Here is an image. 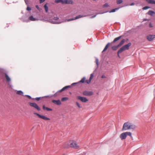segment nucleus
<instances>
[{
  "label": "nucleus",
  "instance_id": "obj_1",
  "mask_svg": "<svg viewBox=\"0 0 155 155\" xmlns=\"http://www.w3.org/2000/svg\"><path fill=\"white\" fill-rule=\"evenodd\" d=\"M131 45V43L129 42L127 44L125 45L121 48L117 52L118 56L120 57L119 54L121 53L122 52L126 50H128L130 47Z\"/></svg>",
  "mask_w": 155,
  "mask_h": 155
},
{
  "label": "nucleus",
  "instance_id": "obj_2",
  "mask_svg": "<svg viewBox=\"0 0 155 155\" xmlns=\"http://www.w3.org/2000/svg\"><path fill=\"white\" fill-rule=\"evenodd\" d=\"M54 2L56 3H61L62 4H73L74 3L73 1L72 0H55Z\"/></svg>",
  "mask_w": 155,
  "mask_h": 155
},
{
  "label": "nucleus",
  "instance_id": "obj_3",
  "mask_svg": "<svg viewBox=\"0 0 155 155\" xmlns=\"http://www.w3.org/2000/svg\"><path fill=\"white\" fill-rule=\"evenodd\" d=\"M66 21H67V20H61L59 19V18L57 17H54L53 19L51 21V23L54 24H59L61 23Z\"/></svg>",
  "mask_w": 155,
  "mask_h": 155
},
{
  "label": "nucleus",
  "instance_id": "obj_4",
  "mask_svg": "<svg viewBox=\"0 0 155 155\" xmlns=\"http://www.w3.org/2000/svg\"><path fill=\"white\" fill-rule=\"evenodd\" d=\"M122 37V36H120L119 37H117L116 38H115L114 39V40H113V41L112 42H111V43H108L107 44V45H106L104 49L103 50V51H102V52L103 53L105 51L107 50V48H108V47H109V46L110 45H112V44L114 43H115V42H116V41H117L118 40H119V39H120Z\"/></svg>",
  "mask_w": 155,
  "mask_h": 155
},
{
  "label": "nucleus",
  "instance_id": "obj_5",
  "mask_svg": "<svg viewBox=\"0 0 155 155\" xmlns=\"http://www.w3.org/2000/svg\"><path fill=\"white\" fill-rule=\"evenodd\" d=\"M125 41V39H122L117 45L113 46L112 47V49L114 51L116 50L119 47L123 45Z\"/></svg>",
  "mask_w": 155,
  "mask_h": 155
},
{
  "label": "nucleus",
  "instance_id": "obj_6",
  "mask_svg": "<svg viewBox=\"0 0 155 155\" xmlns=\"http://www.w3.org/2000/svg\"><path fill=\"white\" fill-rule=\"evenodd\" d=\"M70 146L71 147L77 149L79 148V146L78 145L76 142L74 141L71 140L70 141Z\"/></svg>",
  "mask_w": 155,
  "mask_h": 155
},
{
  "label": "nucleus",
  "instance_id": "obj_7",
  "mask_svg": "<svg viewBox=\"0 0 155 155\" xmlns=\"http://www.w3.org/2000/svg\"><path fill=\"white\" fill-rule=\"evenodd\" d=\"M130 129V122H127L124 123L123 125L122 130H126Z\"/></svg>",
  "mask_w": 155,
  "mask_h": 155
},
{
  "label": "nucleus",
  "instance_id": "obj_8",
  "mask_svg": "<svg viewBox=\"0 0 155 155\" xmlns=\"http://www.w3.org/2000/svg\"><path fill=\"white\" fill-rule=\"evenodd\" d=\"M29 105L31 107H33L36 109L37 110L39 111L40 110V108L39 107L38 105L35 103H29Z\"/></svg>",
  "mask_w": 155,
  "mask_h": 155
},
{
  "label": "nucleus",
  "instance_id": "obj_9",
  "mask_svg": "<svg viewBox=\"0 0 155 155\" xmlns=\"http://www.w3.org/2000/svg\"><path fill=\"white\" fill-rule=\"evenodd\" d=\"M77 98L83 102H86L88 101V99L85 97H83L80 96L77 97Z\"/></svg>",
  "mask_w": 155,
  "mask_h": 155
},
{
  "label": "nucleus",
  "instance_id": "obj_10",
  "mask_svg": "<svg viewBox=\"0 0 155 155\" xmlns=\"http://www.w3.org/2000/svg\"><path fill=\"white\" fill-rule=\"evenodd\" d=\"M4 71L3 70L0 69V72H2L4 73V76L7 81L9 82L11 81V79L9 77V76L7 75V74L4 72Z\"/></svg>",
  "mask_w": 155,
  "mask_h": 155
},
{
  "label": "nucleus",
  "instance_id": "obj_11",
  "mask_svg": "<svg viewBox=\"0 0 155 155\" xmlns=\"http://www.w3.org/2000/svg\"><path fill=\"white\" fill-rule=\"evenodd\" d=\"M34 114H35L38 117H39V118H41V119H42L44 120H50V118L44 116H43V115H40V114H38V113H34Z\"/></svg>",
  "mask_w": 155,
  "mask_h": 155
},
{
  "label": "nucleus",
  "instance_id": "obj_12",
  "mask_svg": "<svg viewBox=\"0 0 155 155\" xmlns=\"http://www.w3.org/2000/svg\"><path fill=\"white\" fill-rule=\"evenodd\" d=\"M83 94L85 96H90L93 94V93L92 91H85L83 92Z\"/></svg>",
  "mask_w": 155,
  "mask_h": 155
},
{
  "label": "nucleus",
  "instance_id": "obj_13",
  "mask_svg": "<svg viewBox=\"0 0 155 155\" xmlns=\"http://www.w3.org/2000/svg\"><path fill=\"white\" fill-rule=\"evenodd\" d=\"M38 18H34L32 16H31L29 17L28 18V19L27 20H23V21L25 22H28V20L31 21H35L38 20Z\"/></svg>",
  "mask_w": 155,
  "mask_h": 155
},
{
  "label": "nucleus",
  "instance_id": "obj_14",
  "mask_svg": "<svg viewBox=\"0 0 155 155\" xmlns=\"http://www.w3.org/2000/svg\"><path fill=\"white\" fill-rule=\"evenodd\" d=\"M67 88H67V86H65V87H63L61 89L59 90L57 92H56L54 94V96H57V95H58V94L59 93H61V92H62V91H64Z\"/></svg>",
  "mask_w": 155,
  "mask_h": 155
},
{
  "label": "nucleus",
  "instance_id": "obj_15",
  "mask_svg": "<svg viewBox=\"0 0 155 155\" xmlns=\"http://www.w3.org/2000/svg\"><path fill=\"white\" fill-rule=\"evenodd\" d=\"M52 102L53 103L57 105H60L61 104V102L59 100H52Z\"/></svg>",
  "mask_w": 155,
  "mask_h": 155
},
{
  "label": "nucleus",
  "instance_id": "obj_16",
  "mask_svg": "<svg viewBox=\"0 0 155 155\" xmlns=\"http://www.w3.org/2000/svg\"><path fill=\"white\" fill-rule=\"evenodd\" d=\"M155 38V35H149L147 36V39L150 41H152Z\"/></svg>",
  "mask_w": 155,
  "mask_h": 155
},
{
  "label": "nucleus",
  "instance_id": "obj_17",
  "mask_svg": "<svg viewBox=\"0 0 155 155\" xmlns=\"http://www.w3.org/2000/svg\"><path fill=\"white\" fill-rule=\"evenodd\" d=\"M84 16H83V15H78L77 16H76L74 18H70L69 19L67 20V21H72V20H74L75 19H77L78 18H81L82 17Z\"/></svg>",
  "mask_w": 155,
  "mask_h": 155
},
{
  "label": "nucleus",
  "instance_id": "obj_18",
  "mask_svg": "<svg viewBox=\"0 0 155 155\" xmlns=\"http://www.w3.org/2000/svg\"><path fill=\"white\" fill-rule=\"evenodd\" d=\"M125 132L121 134L120 135V138L121 140L125 139L127 137Z\"/></svg>",
  "mask_w": 155,
  "mask_h": 155
},
{
  "label": "nucleus",
  "instance_id": "obj_19",
  "mask_svg": "<svg viewBox=\"0 0 155 155\" xmlns=\"http://www.w3.org/2000/svg\"><path fill=\"white\" fill-rule=\"evenodd\" d=\"M137 127V126L134 124L130 122V129H134Z\"/></svg>",
  "mask_w": 155,
  "mask_h": 155
},
{
  "label": "nucleus",
  "instance_id": "obj_20",
  "mask_svg": "<svg viewBox=\"0 0 155 155\" xmlns=\"http://www.w3.org/2000/svg\"><path fill=\"white\" fill-rule=\"evenodd\" d=\"M148 3L153 4H155V1L154 0H145Z\"/></svg>",
  "mask_w": 155,
  "mask_h": 155
},
{
  "label": "nucleus",
  "instance_id": "obj_21",
  "mask_svg": "<svg viewBox=\"0 0 155 155\" xmlns=\"http://www.w3.org/2000/svg\"><path fill=\"white\" fill-rule=\"evenodd\" d=\"M43 108L44 110H45L48 111L52 110V109H51L46 107L44 105L43 106Z\"/></svg>",
  "mask_w": 155,
  "mask_h": 155
},
{
  "label": "nucleus",
  "instance_id": "obj_22",
  "mask_svg": "<svg viewBox=\"0 0 155 155\" xmlns=\"http://www.w3.org/2000/svg\"><path fill=\"white\" fill-rule=\"evenodd\" d=\"M147 14L151 16H152L153 14H155V12L153 11L150 10L148 11Z\"/></svg>",
  "mask_w": 155,
  "mask_h": 155
},
{
  "label": "nucleus",
  "instance_id": "obj_23",
  "mask_svg": "<svg viewBox=\"0 0 155 155\" xmlns=\"http://www.w3.org/2000/svg\"><path fill=\"white\" fill-rule=\"evenodd\" d=\"M120 7H118L116 8L115 9H113L112 10H111L109 12L111 13V12H115L116 11L118 10L119 9Z\"/></svg>",
  "mask_w": 155,
  "mask_h": 155
},
{
  "label": "nucleus",
  "instance_id": "obj_24",
  "mask_svg": "<svg viewBox=\"0 0 155 155\" xmlns=\"http://www.w3.org/2000/svg\"><path fill=\"white\" fill-rule=\"evenodd\" d=\"M44 7L45 12H48V7L47 6V4H45L44 5Z\"/></svg>",
  "mask_w": 155,
  "mask_h": 155
},
{
  "label": "nucleus",
  "instance_id": "obj_25",
  "mask_svg": "<svg viewBox=\"0 0 155 155\" xmlns=\"http://www.w3.org/2000/svg\"><path fill=\"white\" fill-rule=\"evenodd\" d=\"M16 93H17V94H18V95H23V93L21 91H17Z\"/></svg>",
  "mask_w": 155,
  "mask_h": 155
},
{
  "label": "nucleus",
  "instance_id": "obj_26",
  "mask_svg": "<svg viewBox=\"0 0 155 155\" xmlns=\"http://www.w3.org/2000/svg\"><path fill=\"white\" fill-rule=\"evenodd\" d=\"M95 62H96V64L97 65V68H98V67L99 66V60H98V59L97 58H96Z\"/></svg>",
  "mask_w": 155,
  "mask_h": 155
},
{
  "label": "nucleus",
  "instance_id": "obj_27",
  "mask_svg": "<svg viewBox=\"0 0 155 155\" xmlns=\"http://www.w3.org/2000/svg\"><path fill=\"white\" fill-rule=\"evenodd\" d=\"M95 62H96V64L97 65V68H98V67L99 66V60H98V59L97 58H96Z\"/></svg>",
  "mask_w": 155,
  "mask_h": 155
},
{
  "label": "nucleus",
  "instance_id": "obj_28",
  "mask_svg": "<svg viewBox=\"0 0 155 155\" xmlns=\"http://www.w3.org/2000/svg\"><path fill=\"white\" fill-rule=\"evenodd\" d=\"M126 133V136H127V135L129 136L132 139L133 137L132 136V134L131 132H125Z\"/></svg>",
  "mask_w": 155,
  "mask_h": 155
},
{
  "label": "nucleus",
  "instance_id": "obj_29",
  "mask_svg": "<svg viewBox=\"0 0 155 155\" xmlns=\"http://www.w3.org/2000/svg\"><path fill=\"white\" fill-rule=\"evenodd\" d=\"M68 100V98L67 97H64L61 98V101H67Z\"/></svg>",
  "mask_w": 155,
  "mask_h": 155
},
{
  "label": "nucleus",
  "instance_id": "obj_30",
  "mask_svg": "<svg viewBox=\"0 0 155 155\" xmlns=\"http://www.w3.org/2000/svg\"><path fill=\"white\" fill-rule=\"evenodd\" d=\"M85 80V78L84 77H83L80 81L79 82H78V83H84V82Z\"/></svg>",
  "mask_w": 155,
  "mask_h": 155
},
{
  "label": "nucleus",
  "instance_id": "obj_31",
  "mask_svg": "<svg viewBox=\"0 0 155 155\" xmlns=\"http://www.w3.org/2000/svg\"><path fill=\"white\" fill-rule=\"evenodd\" d=\"M123 0H117L116 2L117 4H120L122 3Z\"/></svg>",
  "mask_w": 155,
  "mask_h": 155
},
{
  "label": "nucleus",
  "instance_id": "obj_32",
  "mask_svg": "<svg viewBox=\"0 0 155 155\" xmlns=\"http://www.w3.org/2000/svg\"><path fill=\"white\" fill-rule=\"evenodd\" d=\"M76 104L78 106V107L80 108H81V106L80 104H79V103L78 102H76Z\"/></svg>",
  "mask_w": 155,
  "mask_h": 155
},
{
  "label": "nucleus",
  "instance_id": "obj_33",
  "mask_svg": "<svg viewBox=\"0 0 155 155\" xmlns=\"http://www.w3.org/2000/svg\"><path fill=\"white\" fill-rule=\"evenodd\" d=\"M93 76H94V74L93 73H92L91 74L90 76V77L89 78V80L90 81H91V80L93 78Z\"/></svg>",
  "mask_w": 155,
  "mask_h": 155
},
{
  "label": "nucleus",
  "instance_id": "obj_34",
  "mask_svg": "<svg viewBox=\"0 0 155 155\" xmlns=\"http://www.w3.org/2000/svg\"><path fill=\"white\" fill-rule=\"evenodd\" d=\"M150 8V7L147 6H145V7H144L142 9L143 10H146L148 8Z\"/></svg>",
  "mask_w": 155,
  "mask_h": 155
},
{
  "label": "nucleus",
  "instance_id": "obj_35",
  "mask_svg": "<svg viewBox=\"0 0 155 155\" xmlns=\"http://www.w3.org/2000/svg\"><path fill=\"white\" fill-rule=\"evenodd\" d=\"M108 4L106 3L103 5V7L104 8H106V7H108Z\"/></svg>",
  "mask_w": 155,
  "mask_h": 155
},
{
  "label": "nucleus",
  "instance_id": "obj_36",
  "mask_svg": "<svg viewBox=\"0 0 155 155\" xmlns=\"http://www.w3.org/2000/svg\"><path fill=\"white\" fill-rule=\"evenodd\" d=\"M41 97H37L35 98H33V99H35L37 101H38L40 100Z\"/></svg>",
  "mask_w": 155,
  "mask_h": 155
},
{
  "label": "nucleus",
  "instance_id": "obj_37",
  "mask_svg": "<svg viewBox=\"0 0 155 155\" xmlns=\"http://www.w3.org/2000/svg\"><path fill=\"white\" fill-rule=\"evenodd\" d=\"M149 26L150 28H152L153 26L152 24L151 23H150L149 24Z\"/></svg>",
  "mask_w": 155,
  "mask_h": 155
},
{
  "label": "nucleus",
  "instance_id": "obj_38",
  "mask_svg": "<svg viewBox=\"0 0 155 155\" xmlns=\"http://www.w3.org/2000/svg\"><path fill=\"white\" fill-rule=\"evenodd\" d=\"M91 82V81H90L89 80H87L86 81V82L87 83V84H89Z\"/></svg>",
  "mask_w": 155,
  "mask_h": 155
},
{
  "label": "nucleus",
  "instance_id": "obj_39",
  "mask_svg": "<svg viewBox=\"0 0 155 155\" xmlns=\"http://www.w3.org/2000/svg\"><path fill=\"white\" fill-rule=\"evenodd\" d=\"M45 0H39L40 3L41 4L43 2H44Z\"/></svg>",
  "mask_w": 155,
  "mask_h": 155
},
{
  "label": "nucleus",
  "instance_id": "obj_40",
  "mask_svg": "<svg viewBox=\"0 0 155 155\" xmlns=\"http://www.w3.org/2000/svg\"><path fill=\"white\" fill-rule=\"evenodd\" d=\"M26 9L28 11H30L31 10V9L30 7H28Z\"/></svg>",
  "mask_w": 155,
  "mask_h": 155
},
{
  "label": "nucleus",
  "instance_id": "obj_41",
  "mask_svg": "<svg viewBox=\"0 0 155 155\" xmlns=\"http://www.w3.org/2000/svg\"><path fill=\"white\" fill-rule=\"evenodd\" d=\"M78 83H78H72L71 85V86H73L74 85L77 84Z\"/></svg>",
  "mask_w": 155,
  "mask_h": 155
},
{
  "label": "nucleus",
  "instance_id": "obj_42",
  "mask_svg": "<svg viewBox=\"0 0 155 155\" xmlns=\"http://www.w3.org/2000/svg\"><path fill=\"white\" fill-rule=\"evenodd\" d=\"M25 96L27 97L29 99L32 98L29 95H25Z\"/></svg>",
  "mask_w": 155,
  "mask_h": 155
},
{
  "label": "nucleus",
  "instance_id": "obj_43",
  "mask_svg": "<svg viewBox=\"0 0 155 155\" xmlns=\"http://www.w3.org/2000/svg\"><path fill=\"white\" fill-rule=\"evenodd\" d=\"M96 15H94V16L91 17L90 18H95V17H96Z\"/></svg>",
  "mask_w": 155,
  "mask_h": 155
},
{
  "label": "nucleus",
  "instance_id": "obj_44",
  "mask_svg": "<svg viewBox=\"0 0 155 155\" xmlns=\"http://www.w3.org/2000/svg\"><path fill=\"white\" fill-rule=\"evenodd\" d=\"M36 8L38 10H39L40 8L38 6V5H36Z\"/></svg>",
  "mask_w": 155,
  "mask_h": 155
},
{
  "label": "nucleus",
  "instance_id": "obj_45",
  "mask_svg": "<svg viewBox=\"0 0 155 155\" xmlns=\"http://www.w3.org/2000/svg\"><path fill=\"white\" fill-rule=\"evenodd\" d=\"M106 78V77L105 76V75H103L102 76H101V78Z\"/></svg>",
  "mask_w": 155,
  "mask_h": 155
},
{
  "label": "nucleus",
  "instance_id": "obj_46",
  "mask_svg": "<svg viewBox=\"0 0 155 155\" xmlns=\"http://www.w3.org/2000/svg\"><path fill=\"white\" fill-rule=\"evenodd\" d=\"M72 87V86H71V85H70L67 86V87L68 88H70V87Z\"/></svg>",
  "mask_w": 155,
  "mask_h": 155
},
{
  "label": "nucleus",
  "instance_id": "obj_47",
  "mask_svg": "<svg viewBox=\"0 0 155 155\" xmlns=\"http://www.w3.org/2000/svg\"><path fill=\"white\" fill-rule=\"evenodd\" d=\"M148 20L147 19V18H144L143 19V21H147Z\"/></svg>",
  "mask_w": 155,
  "mask_h": 155
},
{
  "label": "nucleus",
  "instance_id": "obj_48",
  "mask_svg": "<svg viewBox=\"0 0 155 155\" xmlns=\"http://www.w3.org/2000/svg\"><path fill=\"white\" fill-rule=\"evenodd\" d=\"M134 5V3H132L130 4V5L131 6H133V5Z\"/></svg>",
  "mask_w": 155,
  "mask_h": 155
},
{
  "label": "nucleus",
  "instance_id": "obj_49",
  "mask_svg": "<svg viewBox=\"0 0 155 155\" xmlns=\"http://www.w3.org/2000/svg\"><path fill=\"white\" fill-rule=\"evenodd\" d=\"M25 3H26V0H25Z\"/></svg>",
  "mask_w": 155,
  "mask_h": 155
},
{
  "label": "nucleus",
  "instance_id": "obj_50",
  "mask_svg": "<svg viewBox=\"0 0 155 155\" xmlns=\"http://www.w3.org/2000/svg\"><path fill=\"white\" fill-rule=\"evenodd\" d=\"M49 96H45V97H48Z\"/></svg>",
  "mask_w": 155,
  "mask_h": 155
},
{
  "label": "nucleus",
  "instance_id": "obj_51",
  "mask_svg": "<svg viewBox=\"0 0 155 155\" xmlns=\"http://www.w3.org/2000/svg\"><path fill=\"white\" fill-rule=\"evenodd\" d=\"M62 155H65L64 154H63Z\"/></svg>",
  "mask_w": 155,
  "mask_h": 155
}]
</instances>
